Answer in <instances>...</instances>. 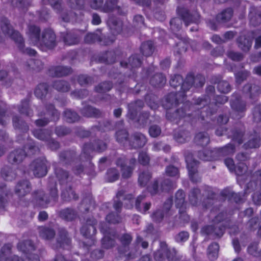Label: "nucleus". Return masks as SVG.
Returning <instances> with one entry per match:
<instances>
[{"label":"nucleus","instance_id":"1","mask_svg":"<svg viewBox=\"0 0 261 261\" xmlns=\"http://www.w3.org/2000/svg\"><path fill=\"white\" fill-rule=\"evenodd\" d=\"M180 92H171L166 97L163 106L167 110L166 116L167 119L171 121L177 122L181 118H186L187 120L192 121H202L204 120L203 112L210 108V106L205 107L207 101L205 99L199 98L194 105L186 102L177 109L174 113H172L170 109L177 105L180 101H182L184 98H182Z\"/></svg>","mask_w":261,"mask_h":261},{"label":"nucleus","instance_id":"2","mask_svg":"<svg viewBox=\"0 0 261 261\" xmlns=\"http://www.w3.org/2000/svg\"><path fill=\"white\" fill-rule=\"evenodd\" d=\"M1 30L5 35L10 36L14 41L19 50L22 53L30 56H34L36 54L34 49L24 47L23 38L18 31L13 29L8 20L5 19L2 22Z\"/></svg>","mask_w":261,"mask_h":261},{"label":"nucleus","instance_id":"3","mask_svg":"<svg viewBox=\"0 0 261 261\" xmlns=\"http://www.w3.org/2000/svg\"><path fill=\"white\" fill-rule=\"evenodd\" d=\"M177 12L180 17L179 18H174L170 21V28L172 31L175 33L178 32L181 28V20L184 22L186 26L189 25L192 23H196L199 18V14L195 12L190 14L188 10L185 8H177Z\"/></svg>","mask_w":261,"mask_h":261},{"label":"nucleus","instance_id":"4","mask_svg":"<svg viewBox=\"0 0 261 261\" xmlns=\"http://www.w3.org/2000/svg\"><path fill=\"white\" fill-rule=\"evenodd\" d=\"M232 141L240 145L242 144L245 138L247 136L248 141L244 144L246 149L255 148L259 146L260 138L258 133L255 131L249 133L245 135L244 132L241 129L233 130L231 132V135H230Z\"/></svg>","mask_w":261,"mask_h":261},{"label":"nucleus","instance_id":"5","mask_svg":"<svg viewBox=\"0 0 261 261\" xmlns=\"http://www.w3.org/2000/svg\"><path fill=\"white\" fill-rule=\"evenodd\" d=\"M234 152V146L231 144L219 148H214L213 150L205 149L198 152V158L203 161H208L216 160L221 156L227 155Z\"/></svg>","mask_w":261,"mask_h":261},{"label":"nucleus","instance_id":"6","mask_svg":"<svg viewBox=\"0 0 261 261\" xmlns=\"http://www.w3.org/2000/svg\"><path fill=\"white\" fill-rule=\"evenodd\" d=\"M99 229L103 235L101 240L102 247L109 249L115 247L116 244V239L117 238L116 231L110 228L104 222L100 223Z\"/></svg>","mask_w":261,"mask_h":261},{"label":"nucleus","instance_id":"7","mask_svg":"<svg viewBox=\"0 0 261 261\" xmlns=\"http://www.w3.org/2000/svg\"><path fill=\"white\" fill-rule=\"evenodd\" d=\"M12 245L11 244H5L0 251V261H40L38 255L35 254H28L25 258H21L17 255L7 257L11 253Z\"/></svg>","mask_w":261,"mask_h":261},{"label":"nucleus","instance_id":"8","mask_svg":"<svg viewBox=\"0 0 261 261\" xmlns=\"http://www.w3.org/2000/svg\"><path fill=\"white\" fill-rule=\"evenodd\" d=\"M225 213H221L215 217L214 221L215 223H218L216 225H207L201 229V233L203 234L210 235L213 237H221L224 233V226H222L221 222L224 220Z\"/></svg>","mask_w":261,"mask_h":261},{"label":"nucleus","instance_id":"9","mask_svg":"<svg viewBox=\"0 0 261 261\" xmlns=\"http://www.w3.org/2000/svg\"><path fill=\"white\" fill-rule=\"evenodd\" d=\"M127 159L125 156L119 157L116 161V164L120 168L122 177L124 179L130 178L135 167L136 160L134 158H131L128 162L129 165H127Z\"/></svg>","mask_w":261,"mask_h":261},{"label":"nucleus","instance_id":"10","mask_svg":"<svg viewBox=\"0 0 261 261\" xmlns=\"http://www.w3.org/2000/svg\"><path fill=\"white\" fill-rule=\"evenodd\" d=\"M56 35L50 30H45L41 34L36 46L42 50H46L54 48L56 45Z\"/></svg>","mask_w":261,"mask_h":261},{"label":"nucleus","instance_id":"11","mask_svg":"<svg viewBox=\"0 0 261 261\" xmlns=\"http://www.w3.org/2000/svg\"><path fill=\"white\" fill-rule=\"evenodd\" d=\"M49 193L50 196L47 197L43 191H38L36 192L34 195V198L36 204L44 207H45L50 201H56L58 195L56 185H54L53 187L50 189Z\"/></svg>","mask_w":261,"mask_h":261},{"label":"nucleus","instance_id":"12","mask_svg":"<svg viewBox=\"0 0 261 261\" xmlns=\"http://www.w3.org/2000/svg\"><path fill=\"white\" fill-rule=\"evenodd\" d=\"M204 83L205 78L202 75L198 74L194 76L191 74H189L184 80L181 89L184 93L189 91L192 86L195 88L201 87Z\"/></svg>","mask_w":261,"mask_h":261},{"label":"nucleus","instance_id":"13","mask_svg":"<svg viewBox=\"0 0 261 261\" xmlns=\"http://www.w3.org/2000/svg\"><path fill=\"white\" fill-rule=\"evenodd\" d=\"M187 168L189 171V175L191 180L197 183L200 181L201 177L197 172V166L198 162L193 158L192 154H189L186 156Z\"/></svg>","mask_w":261,"mask_h":261},{"label":"nucleus","instance_id":"14","mask_svg":"<svg viewBox=\"0 0 261 261\" xmlns=\"http://www.w3.org/2000/svg\"><path fill=\"white\" fill-rule=\"evenodd\" d=\"M107 147V143L100 140H96L92 144H85L83 147V153L82 158L84 156L86 159H89L90 153L93 150L98 152H101L106 149Z\"/></svg>","mask_w":261,"mask_h":261},{"label":"nucleus","instance_id":"15","mask_svg":"<svg viewBox=\"0 0 261 261\" xmlns=\"http://www.w3.org/2000/svg\"><path fill=\"white\" fill-rule=\"evenodd\" d=\"M46 162V160L44 158L36 159L30 164V170L35 176L43 177L47 172Z\"/></svg>","mask_w":261,"mask_h":261},{"label":"nucleus","instance_id":"16","mask_svg":"<svg viewBox=\"0 0 261 261\" xmlns=\"http://www.w3.org/2000/svg\"><path fill=\"white\" fill-rule=\"evenodd\" d=\"M154 259L157 261H162L165 257L169 261L176 260L175 252L174 250H169L167 248V244L164 242L160 244V248L154 253Z\"/></svg>","mask_w":261,"mask_h":261},{"label":"nucleus","instance_id":"17","mask_svg":"<svg viewBox=\"0 0 261 261\" xmlns=\"http://www.w3.org/2000/svg\"><path fill=\"white\" fill-rule=\"evenodd\" d=\"M230 106L232 110L237 113V118L242 117L246 110V103L243 100L241 97L237 94L232 95L230 101Z\"/></svg>","mask_w":261,"mask_h":261},{"label":"nucleus","instance_id":"18","mask_svg":"<svg viewBox=\"0 0 261 261\" xmlns=\"http://www.w3.org/2000/svg\"><path fill=\"white\" fill-rule=\"evenodd\" d=\"M96 224L97 221L93 217L87 218L81 229V234L86 238H92L96 234Z\"/></svg>","mask_w":261,"mask_h":261},{"label":"nucleus","instance_id":"19","mask_svg":"<svg viewBox=\"0 0 261 261\" xmlns=\"http://www.w3.org/2000/svg\"><path fill=\"white\" fill-rule=\"evenodd\" d=\"M147 142L146 137L141 133H135L131 137L129 145L132 148L143 147Z\"/></svg>","mask_w":261,"mask_h":261},{"label":"nucleus","instance_id":"20","mask_svg":"<svg viewBox=\"0 0 261 261\" xmlns=\"http://www.w3.org/2000/svg\"><path fill=\"white\" fill-rule=\"evenodd\" d=\"M71 72V68L63 66H52L48 69L49 74L53 77L66 76Z\"/></svg>","mask_w":261,"mask_h":261},{"label":"nucleus","instance_id":"21","mask_svg":"<svg viewBox=\"0 0 261 261\" xmlns=\"http://www.w3.org/2000/svg\"><path fill=\"white\" fill-rule=\"evenodd\" d=\"M26 152L22 149H16L12 151L9 155L8 162L12 164H19L21 163L26 156Z\"/></svg>","mask_w":261,"mask_h":261},{"label":"nucleus","instance_id":"22","mask_svg":"<svg viewBox=\"0 0 261 261\" xmlns=\"http://www.w3.org/2000/svg\"><path fill=\"white\" fill-rule=\"evenodd\" d=\"M143 106L144 102L141 100H137L129 103L128 105L127 117L131 120H134L137 116L138 111L142 109Z\"/></svg>","mask_w":261,"mask_h":261},{"label":"nucleus","instance_id":"23","mask_svg":"<svg viewBox=\"0 0 261 261\" xmlns=\"http://www.w3.org/2000/svg\"><path fill=\"white\" fill-rule=\"evenodd\" d=\"M132 239V237L128 233H124L120 237L119 240L121 246L118 248V251L120 254H125L127 252Z\"/></svg>","mask_w":261,"mask_h":261},{"label":"nucleus","instance_id":"24","mask_svg":"<svg viewBox=\"0 0 261 261\" xmlns=\"http://www.w3.org/2000/svg\"><path fill=\"white\" fill-rule=\"evenodd\" d=\"M26 34L31 42L36 45L40 37V29L35 25H29Z\"/></svg>","mask_w":261,"mask_h":261},{"label":"nucleus","instance_id":"25","mask_svg":"<svg viewBox=\"0 0 261 261\" xmlns=\"http://www.w3.org/2000/svg\"><path fill=\"white\" fill-rule=\"evenodd\" d=\"M71 243V239L68 237L67 231L63 228L59 230L57 238V244L61 247L68 249Z\"/></svg>","mask_w":261,"mask_h":261},{"label":"nucleus","instance_id":"26","mask_svg":"<svg viewBox=\"0 0 261 261\" xmlns=\"http://www.w3.org/2000/svg\"><path fill=\"white\" fill-rule=\"evenodd\" d=\"M43 68V64L38 59H30L25 64V69L30 72H39Z\"/></svg>","mask_w":261,"mask_h":261},{"label":"nucleus","instance_id":"27","mask_svg":"<svg viewBox=\"0 0 261 261\" xmlns=\"http://www.w3.org/2000/svg\"><path fill=\"white\" fill-rule=\"evenodd\" d=\"M31 190V186L28 180H23L20 181L15 187V193L20 197L25 196Z\"/></svg>","mask_w":261,"mask_h":261},{"label":"nucleus","instance_id":"28","mask_svg":"<svg viewBox=\"0 0 261 261\" xmlns=\"http://www.w3.org/2000/svg\"><path fill=\"white\" fill-rule=\"evenodd\" d=\"M250 24L254 27L261 23V11L255 7H251L249 14Z\"/></svg>","mask_w":261,"mask_h":261},{"label":"nucleus","instance_id":"29","mask_svg":"<svg viewBox=\"0 0 261 261\" xmlns=\"http://www.w3.org/2000/svg\"><path fill=\"white\" fill-rule=\"evenodd\" d=\"M85 41L88 43L99 42L103 45H108L113 42L111 40H102L101 36L95 33L88 34L85 37Z\"/></svg>","mask_w":261,"mask_h":261},{"label":"nucleus","instance_id":"30","mask_svg":"<svg viewBox=\"0 0 261 261\" xmlns=\"http://www.w3.org/2000/svg\"><path fill=\"white\" fill-rule=\"evenodd\" d=\"M46 113L41 112L38 114L39 116H43L46 115H49L53 121H57L60 118V113L55 106L50 103L46 104L45 106Z\"/></svg>","mask_w":261,"mask_h":261},{"label":"nucleus","instance_id":"31","mask_svg":"<svg viewBox=\"0 0 261 261\" xmlns=\"http://www.w3.org/2000/svg\"><path fill=\"white\" fill-rule=\"evenodd\" d=\"M56 177L61 185H66L70 180L68 172L61 168H56L55 170Z\"/></svg>","mask_w":261,"mask_h":261},{"label":"nucleus","instance_id":"32","mask_svg":"<svg viewBox=\"0 0 261 261\" xmlns=\"http://www.w3.org/2000/svg\"><path fill=\"white\" fill-rule=\"evenodd\" d=\"M117 0H107L102 8L101 11L109 13L114 10H117V13L122 14L123 13L121 9L117 5Z\"/></svg>","mask_w":261,"mask_h":261},{"label":"nucleus","instance_id":"33","mask_svg":"<svg viewBox=\"0 0 261 261\" xmlns=\"http://www.w3.org/2000/svg\"><path fill=\"white\" fill-rule=\"evenodd\" d=\"M252 40L251 38L245 36H240L237 39L238 47L243 51H248L252 45Z\"/></svg>","mask_w":261,"mask_h":261},{"label":"nucleus","instance_id":"34","mask_svg":"<svg viewBox=\"0 0 261 261\" xmlns=\"http://www.w3.org/2000/svg\"><path fill=\"white\" fill-rule=\"evenodd\" d=\"M184 83L182 77L179 74H175L172 76L170 80V85L171 87L176 88L180 86V91L178 92H180V94H182V98H185L186 96V92L184 93L181 87Z\"/></svg>","mask_w":261,"mask_h":261},{"label":"nucleus","instance_id":"35","mask_svg":"<svg viewBox=\"0 0 261 261\" xmlns=\"http://www.w3.org/2000/svg\"><path fill=\"white\" fill-rule=\"evenodd\" d=\"M62 37L65 43L68 45H75L80 42L79 35L73 32L63 33Z\"/></svg>","mask_w":261,"mask_h":261},{"label":"nucleus","instance_id":"36","mask_svg":"<svg viewBox=\"0 0 261 261\" xmlns=\"http://www.w3.org/2000/svg\"><path fill=\"white\" fill-rule=\"evenodd\" d=\"M142 63V60L138 55H133L129 57L128 63L121 62L120 64L122 66H126L128 68H138L139 67Z\"/></svg>","mask_w":261,"mask_h":261},{"label":"nucleus","instance_id":"37","mask_svg":"<svg viewBox=\"0 0 261 261\" xmlns=\"http://www.w3.org/2000/svg\"><path fill=\"white\" fill-rule=\"evenodd\" d=\"M81 113L84 116L87 117H97L101 115L99 110L89 105L82 109Z\"/></svg>","mask_w":261,"mask_h":261},{"label":"nucleus","instance_id":"38","mask_svg":"<svg viewBox=\"0 0 261 261\" xmlns=\"http://www.w3.org/2000/svg\"><path fill=\"white\" fill-rule=\"evenodd\" d=\"M33 134L35 138L42 141L47 142L51 136V132L45 129H36L33 130Z\"/></svg>","mask_w":261,"mask_h":261},{"label":"nucleus","instance_id":"39","mask_svg":"<svg viewBox=\"0 0 261 261\" xmlns=\"http://www.w3.org/2000/svg\"><path fill=\"white\" fill-rule=\"evenodd\" d=\"M233 15V10L231 8H228L218 14L216 18L218 23H225L229 21Z\"/></svg>","mask_w":261,"mask_h":261},{"label":"nucleus","instance_id":"40","mask_svg":"<svg viewBox=\"0 0 261 261\" xmlns=\"http://www.w3.org/2000/svg\"><path fill=\"white\" fill-rule=\"evenodd\" d=\"M247 188L252 190L259 188L261 190V170L253 174L251 181L247 184Z\"/></svg>","mask_w":261,"mask_h":261},{"label":"nucleus","instance_id":"41","mask_svg":"<svg viewBox=\"0 0 261 261\" xmlns=\"http://www.w3.org/2000/svg\"><path fill=\"white\" fill-rule=\"evenodd\" d=\"M210 137L205 132H199L197 133L194 138L195 143L201 146H206L210 142Z\"/></svg>","mask_w":261,"mask_h":261},{"label":"nucleus","instance_id":"42","mask_svg":"<svg viewBox=\"0 0 261 261\" xmlns=\"http://www.w3.org/2000/svg\"><path fill=\"white\" fill-rule=\"evenodd\" d=\"M18 109L19 113L22 114L28 117H32L33 115V111L30 108L29 100L28 99L22 100L18 106Z\"/></svg>","mask_w":261,"mask_h":261},{"label":"nucleus","instance_id":"43","mask_svg":"<svg viewBox=\"0 0 261 261\" xmlns=\"http://www.w3.org/2000/svg\"><path fill=\"white\" fill-rule=\"evenodd\" d=\"M166 83V77L161 73H157L150 79V83L154 87H161Z\"/></svg>","mask_w":261,"mask_h":261},{"label":"nucleus","instance_id":"44","mask_svg":"<svg viewBox=\"0 0 261 261\" xmlns=\"http://www.w3.org/2000/svg\"><path fill=\"white\" fill-rule=\"evenodd\" d=\"M189 46L187 40L179 39L174 47V52L176 55H181L185 53Z\"/></svg>","mask_w":261,"mask_h":261},{"label":"nucleus","instance_id":"45","mask_svg":"<svg viewBox=\"0 0 261 261\" xmlns=\"http://www.w3.org/2000/svg\"><path fill=\"white\" fill-rule=\"evenodd\" d=\"M190 138V133L187 130H180L174 135V138L175 141L181 144L189 141Z\"/></svg>","mask_w":261,"mask_h":261},{"label":"nucleus","instance_id":"46","mask_svg":"<svg viewBox=\"0 0 261 261\" xmlns=\"http://www.w3.org/2000/svg\"><path fill=\"white\" fill-rule=\"evenodd\" d=\"M17 247L18 250L27 254L29 251L34 250V246L31 240L20 242Z\"/></svg>","mask_w":261,"mask_h":261},{"label":"nucleus","instance_id":"47","mask_svg":"<svg viewBox=\"0 0 261 261\" xmlns=\"http://www.w3.org/2000/svg\"><path fill=\"white\" fill-rule=\"evenodd\" d=\"M61 197L65 201H70L72 199L76 200L78 198V196L74 191L72 190L70 186L65 189L63 187Z\"/></svg>","mask_w":261,"mask_h":261},{"label":"nucleus","instance_id":"48","mask_svg":"<svg viewBox=\"0 0 261 261\" xmlns=\"http://www.w3.org/2000/svg\"><path fill=\"white\" fill-rule=\"evenodd\" d=\"M145 196L144 195H139L136 200L135 206L136 208L140 212L145 213L150 207L151 203L146 202L143 204V206H141V202L145 199Z\"/></svg>","mask_w":261,"mask_h":261},{"label":"nucleus","instance_id":"49","mask_svg":"<svg viewBox=\"0 0 261 261\" xmlns=\"http://www.w3.org/2000/svg\"><path fill=\"white\" fill-rule=\"evenodd\" d=\"M175 203L176 206L178 208L186 207L185 194L182 190H179L176 193L175 195Z\"/></svg>","mask_w":261,"mask_h":261},{"label":"nucleus","instance_id":"50","mask_svg":"<svg viewBox=\"0 0 261 261\" xmlns=\"http://www.w3.org/2000/svg\"><path fill=\"white\" fill-rule=\"evenodd\" d=\"M200 190L197 188L193 189L189 196V201L193 205H197L201 199Z\"/></svg>","mask_w":261,"mask_h":261},{"label":"nucleus","instance_id":"51","mask_svg":"<svg viewBox=\"0 0 261 261\" xmlns=\"http://www.w3.org/2000/svg\"><path fill=\"white\" fill-rule=\"evenodd\" d=\"M48 88V85L46 84L42 83L39 84L35 90V95L37 98L42 99L47 94Z\"/></svg>","mask_w":261,"mask_h":261},{"label":"nucleus","instance_id":"52","mask_svg":"<svg viewBox=\"0 0 261 261\" xmlns=\"http://www.w3.org/2000/svg\"><path fill=\"white\" fill-rule=\"evenodd\" d=\"M140 50L143 55L145 56H151L154 51L153 43L151 41L143 43L141 46Z\"/></svg>","mask_w":261,"mask_h":261},{"label":"nucleus","instance_id":"53","mask_svg":"<svg viewBox=\"0 0 261 261\" xmlns=\"http://www.w3.org/2000/svg\"><path fill=\"white\" fill-rule=\"evenodd\" d=\"M53 87L58 91L65 92L70 89L69 83L63 80H57L55 81L53 85Z\"/></svg>","mask_w":261,"mask_h":261},{"label":"nucleus","instance_id":"54","mask_svg":"<svg viewBox=\"0 0 261 261\" xmlns=\"http://www.w3.org/2000/svg\"><path fill=\"white\" fill-rule=\"evenodd\" d=\"M60 216L67 221H72L77 216L76 212L72 209L66 208L60 212Z\"/></svg>","mask_w":261,"mask_h":261},{"label":"nucleus","instance_id":"55","mask_svg":"<svg viewBox=\"0 0 261 261\" xmlns=\"http://www.w3.org/2000/svg\"><path fill=\"white\" fill-rule=\"evenodd\" d=\"M219 246L217 243L211 244L207 249V255L211 260H215L218 256Z\"/></svg>","mask_w":261,"mask_h":261},{"label":"nucleus","instance_id":"56","mask_svg":"<svg viewBox=\"0 0 261 261\" xmlns=\"http://www.w3.org/2000/svg\"><path fill=\"white\" fill-rule=\"evenodd\" d=\"M64 118L69 123H73L80 119L79 115L76 112L72 111L69 109L66 110L64 111Z\"/></svg>","mask_w":261,"mask_h":261},{"label":"nucleus","instance_id":"57","mask_svg":"<svg viewBox=\"0 0 261 261\" xmlns=\"http://www.w3.org/2000/svg\"><path fill=\"white\" fill-rule=\"evenodd\" d=\"M151 173L148 171H144L140 173L138 177V183L141 187H145L151 178Z\"/></svg>","mask_w":261,"mask_h":261},{"label":"nucleus","instance_id":"58","mask_svg":"<svg viewBox=\"0 0 261 261\" xmlns=\"http://www.w3.org/2000/svg\"><path fill=\"white\" fill-rule=\"evenodd\" d=\"M119 176V172L117 169L110 168L107 171L105 178L108 182H114L118 179Z\"/></svg>","mask_w":261,"mask_h":261},{"label":"nucleus","instance_id":"59","mask_svg":"<svg viewBox=\"0 0 261 261\" xmlns=\"http://www.w3.org/2000/svg\"><path fill=\"white\" fill-rule=\"evenodd\" d=\"M13 123L14 127L26 132L29 130V126L27 124L21 120L19 117L15 116L13 117Z\"/></svg>","mask_w":261,"mask_h":261},{"label":"nucleus","instance_id":"60","mask_svg":"<svg viewBox=\"0 0 261 261\" xmlns=\"http://www.w3.org/2000/svg\"><path fill=\"white\" fill-rule=\"evenodd\" d=\"M40 236L45 240H49L53 238L55 235L54 230L48 228L42 227L40 229Z\"/></svg>","mask_w":261,"mask_h":261},{"label":"nucleus","instance_id":"61","mask_svg":"<svg viewBox=\"0 0 261 261\" xmlns=\"http://www.w3.org/2000/svg\"><path fill=\"white\" fill-rule=\"evenodd\" d=\"M176 188L175 183L169 179H164L161 184V190L163 192H169Z\"/></svg>","mask_w":261,"mask_h":261},{"label":"nucleus","instance_id":"62","mask_svg":"<svg viewBox=\"0 0 261 261\" xmlns=\"http://www.w3.org/2000/svg\"><path fill=\"white\" fill-rule=\"evenodd\" d=\"M115 136L117 142L123 144L127 141L128 138V134L126 130L121 129L116 133Z\"/></svg>","mask_w":261,"mask_h":261},{"label":"nucleus","instance_id":"63","mask_svg":"<svg viewBox=\"0 0 261 261\" xmlns=\"http://www.w3.org/2000/svg\"><path fill=\"white\" fill-rule=\"evenodd\" d=\"M109 24L114 34H118L122 30V23L120 21L117 20H109Z\"/></svg>","mask_w":261,"mask_h":261},{"label":"nucleus","instance_id":"64","mask_svg":"<svg viewBox=\"0 0 261 261\" xmlns=\"http://www.w3.org/2000/svg\"><path fill=\"white\" fill-rule=\"evenodd\" d=\"M258 244L256 242L251 244L248 247V252L255 257L261 256V250L258 249Z\"/></svg>","mask_w":261,"mask_h":261}]
</instances>
